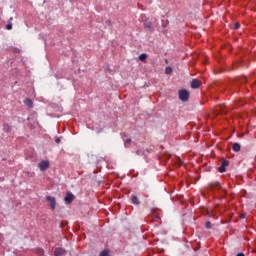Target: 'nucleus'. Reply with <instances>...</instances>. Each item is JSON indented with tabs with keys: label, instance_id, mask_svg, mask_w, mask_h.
<instances>
[{
	"label": "nucleus",
	"instance_id": "nucleus-12",
	"mask_svg": "<svg viewBox=\"0 0 256 256\" xmlns=\"http://www.w3.org/2000/svg\"><path fill=\"white\" fill-rule=\"evenodd\" d=\"M152 218H154L155 221H159V212H157V210L152 211Z\"/></svg>",
	"mask_w": 256,
	"mask_h": 256
},
{
	"label": "nucleus",
	"instance_id": "nucleus-10",
	"mask_svg": "<svg viewBox=\"0 0 256 256\" xmlns=\"http://www.w3.org/2000/svg\"><path fill=\"white\" fill-rule=\"evenodd\" d=\"M131 201L133 205H141V202L139 201V198L136 195H131Z\"/></svg>",
	"mask_w": 256,
	"mask_h": 256
},
{
	"label": "nucleus",
	"instance_id": "nucleus-15",
	"mask_svg": "<svg viewBox=\"0 0 256 256\" xmlns=\"http://www.w3.org/2000/svg\"><path fill=\"white\" fill-rule=\"evenodd\" d=\"M3 129H4V131H6L7 133H9V131H11V126H9V124H4V125H3Z\"/></svg>",
	"mask_w": 256,
	"mask_h": 256
},
{
	"label": "nucleus",
	"instance_id": "nucleus-7",
	"mask_svg": "<svg viewBox=\"0 0 256 256\" xmlns=\"http://www.w3.org/2000/svg\"><path fill=\"white\" fill-rule=\"evenodd\" d=\"M75 199V196L71 193H68L65 198L64 201L65 203H67V205H70V203H73V200Z\"/></svg>",
	"mask_w": 256,
	"mask_h": 256
},
{
	"label": "nucleus",
	"instance_id": "nucleus-8",
	"mask_svg": "<svg viewBox=\"0 0 256 256\" xmlns=\"http://www.w3.org/2000/svg\"><path fill=\"white\" fill-rule=\"evenodd\" d=\"M232 149L233 151H235V153H239V151H241V144L237 142L233 143Z\"/></svg>",
	"mask_w": 256,
	"mask_h": 256
},
{
	"label": "nucleus",
	"instance_id": "nucleus-2",
	"mask_svg": "<svg viewBox=\"0 0 256 256\" xmlns=\"http://www.w3.org/2000/svg\"><path fill=\"white\" fill-rule=\"evenodd\" d=\"M49 167H50L49 160H42L38 164V169H40V171H47V169H49Z\"/></svg>",
	"mask_w": 256,
	"mask_h": 256
},
{
	"label": "nucleus",
	"instance_id": "nucleus-13",
	"mask_svg": "<svg viewBox=\"0 0 256 256\" xmlns=\"http://www.w3.org/2000/svg\"><path fill=\"white\" fill-rule=\"evenodd\" d=\"M144 27L146 29H153V23L151 21H145L144 22Z\"/></svg>",
	"mask_w": 256,
	"mask_h": 256
},
{
	"label": "nucleus",
	"instance_id": "nucleus-5",
	"mask_svg": "<svg viewBox=\"0 0 256 256\" xmlns=\"http://www.w3.org/2000/svg\"><path fill=\"white\" fill-rule=\"evenodd\" d=\"M201 85H202L201 80H199V79H192V81H191V88L192 89H199V87H201Z\"/></svg>",
	"mask_w": 256,
	"mask_h": 256
},
{
	"label": "nucleus",
	"instance_id": "nucleus-17",
	"mask_svg": "<svg viewBox=\"0 0 256 256\" xmlns=\"http://www.w3.org/2000/svg\"><path fill=\"white\" fill-rule=\"evenodd\" d=\"M171 71H173V70L171 69V67H166V69H165L166 75H170Z\"/></svg>",
	"mask_w": 256,
	"mask_h": 256
},
{
	"label": "nucleus",
	"instance_id": "nucleus-14",
	"mask_svg": "<svg viewBox=\"0 0 256 256\" xmlns=\"http://www.w3.org/2000/svg\"><path fill=\"white\" fill-rule=\"evenodd\" d=\"M139 59H140V61H146L147 60V54H145V53L140 54Z\"/></svg>",
	"mask_w": 256,
	"mask_h": 256
},
{
	"label": "nucleus",
	"instance_id": "nucleus-18",
	"mask_svg": "<svg viewBox=\"0 0 256 256\" xmlns=\"http://www.w3.org/2000/svg\"><path fill=\"white\" fill-rule=\"evenodd\" d=\"M100 256H109V252L107 250H104L100 253Z\"/></svg>",
	"mask_w": 256,
	"mask_h": 256
},
{
	"label": "nucleus",
	"instance_id": "nucleus-1",
	"mask_svg": "<svg viewBox=\"0 0 256 256\" xmlns=\"http://www.w3.org/2000/svg\"><path fill=\"white\" fill-rule=\"evenodd\" d=\"M178 95H179L180 101H183L184 103L189 101L190 93L188 90H185V89L179 90Z\"/></svg>",
	"mask_w": 256,
	"mask_h": 256
},
{
	"label": "nucleus",
	"instance_id": "nucleus-9",
	"mask_svg": "<svg viewBox=\"0 0 256 256\" xmlns=\"http://www.w3.org/2000/svg\"><path fill=\"white\" fill-rule=\"evenodd\" d=\"M24 105H26L28 109H33V100L27 98L26 100H24Z\"/></svg>",
	"mask_w": 256,
	"mask_h": 256
},
{
	"label": "nucleus",
	"instance_id": "nucleus-26",
	"mask_svg": "<svg viewBox=\"0 0 256 256\" xmlns=\"http://www.w3.org/2000/svg\"><path fill=\"white\" fill-rule=\"evenodd\" d=\"M182 163H183V162H182V161H180V165H182Z\"/></svg>",
	"mask_w": 256,
	"mask_h": 256
},
{
	"label": "nucleus",
	"instance_id": "nucleus-23",
	"mask_svg": "<svg viewBox=\"0 0 256 256\" xmlns=\"http://www.w3.org/2000/svg\"><path fill=\"white\" fill-rule=\"evenodd\" d=\"M246 216H247V214L242 213V214L240 215V218H241V219H245Z\"/></svg>",
	"mask_w": 256,
	"mask_h": 256
},
{
	"label": "nucleus",
	"instance_id": "nucleus-20",
	"mask_svg": "<svg viewBox=\"0 0 256 256\" xmlns=\"http://www.w3.org/2000/svg\"><path fill=\"white\" fill-rule=\"evenodd\" d=\"M205 227H206V229H211V227H212L211 222H209V221L206 222Z\"/></svg>",
	"mask_w": 256,
	"mask_h": 256
},
{
	"label": "nucleus",
	"instance_id": "nucleus-24",
	"mask_svg": "<svg viewBox=\"0 0 256 256\" xmlns=\"http://www.w3.org/2000/svg\"><path fill=\"white\" fill-rule=\"evenodd\" d=\"M236 256H245V254L243 252H240Z\"/></svg>",
	"mask_w": 256,
	"mask_h": 256
},
{
	"label": "nucleus",
	"instance_id": "nucleus-3",
	"mask_svg": "<svg viewBox=\"0 0 256 256\" xmlns=\"http://www.w3.org/2000/svg\"><path fill=\"white\" fill-rule=\"evenodd\" d=\"M46 201H49L52 211H55V207H57V200H55V197L48 196L46 197Z\"/></svg>",
	"mask_w": 256,
	"mask_h": 256
},
{
	"label": "nucleus",
	"instance_id": "nucleus-19",
	"mask_svg": "<svg viewBox=\"0 0 256 256\" xmlns=\"http://www.w3.org/2000/svg\"><path fill=\"white\" fill-rule=\"evenodd\" d=\"M6 29H7L8 31H11V29H13V24H11V23L7 24V25H6Z\"/></svg>",
	"mask_w": 256,
	"mask_h": 256
},
{
	"label": "nucleus",
	"instance_id": "nucleus-11",
	"mask_svg": "<svg viewBox=\"0 0 256 256\" xmlns=\"http://www.w3.org/2000/svg\"><path fill=\"white\" fill-rule=\"evenodd\" d=\"M65 253V250L63 248H56L54 251L55 256H61Z\"/></svg>",
	"mask_w": 256,
	"mask_h": 256
},
{
	"label": "nucleus",
	"instance_id": "nucleus-21",
	"mask_svg": "<svg viewBox=\"0 0 256 256\" xmlns=\"http://www.w3.org/2000/svg\"><path fill=\"white\" fill-rule=\"evenodd\" d=\"M37 253H38V255H43L44 251H43V249L39 248V249L37 250Z\"/></svg>",
	"mask_w": 256,
	"mask_h": 256
},
{
	"label": "nucleus",
	"instance_id": "nucleus-25",
	"mask_svg": "<svg viewBox=\"0 0 256 256\" xmlns=\"http://www.w3.org/2000/svg\"><path fill=\"white\" fill-rule=\"evenodd\" d=\"M55 141L56 143H61V138H57Z\"/></svg>",
	"mask_w": 256,
	"mask_h": 256
},
{
	"label": "nucleus",
	"instance_id": "nucleus-6",
	"mask_svg": "<svg viewBox=\"0 0 256 256\" xmlns=\"http://www.w3.org/2000/svg\"><path fill=\"white\" fill-rule=\"evenodd\" d=\"M210 189L213 191L214 189H221V182L215 181L209 183Z\"/></svg>",
	"mask_w": 256,
	"mask_h": 256
},
{
	"label": "nucleus",
	"instance_id": "nucleus-16",
	"mask_svg": "<svg viewBox=\"0 0 256 256\" xmlns=\"http://www.w3.org/2000/svg\"><path fill=\"white\" fill-rule=\"evenodd\" d=\"M124 145L125 147H129V145H131V138L126 139Z\"/></svg>",
	"mask_w": 256,
	"mask_h": 256
},
{
	"label": "nucleus",
	"instance_id": "nucleus-22",
	"mask_svg": "<svg viewBox=\"0 0 256 256\" xmlns=\"http://www.w3.org/2000/svg\"><path fill=\"white\" fill-rule=\"evenodd\" d=\"M241 27V24H239V23H236L235 25H234V29H239Z\"/></svg>",
	"mask_w": 256,
	"mask_h": 256
},
{
	"label": "nucleus",
	"instance_id": "nucleus-4",
	"mask_svg": "<svg viewBox=\"0 0 256 256\" xmlns=\"http://www.w3.org/2000/svg\"><path fill=\"white\" fill-rule=\"evenodd\" d=\"M226 167H229V160H223L221 163V166H219L218 170L219 173H225L226 171Z\"/></svg>",
	"mask_w": 256,
	"mask_h": 256
}]
</instances>
